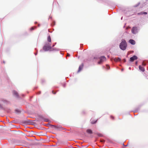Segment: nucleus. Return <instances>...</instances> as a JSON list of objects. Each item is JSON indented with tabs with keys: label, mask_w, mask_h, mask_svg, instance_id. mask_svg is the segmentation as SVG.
<instances>
[{
	"label": "nucleus",
	"mask_w": 148,
	"mask_h": 148,
	"mask_svg": "<svg viewBox=\"0 0 148 148\" xmlns=\"http://www.w3.org/2000/svg\"><path fill=\"white\" fill-rule=\"evenodd\" d=\"M127 44L126 41L124 40H122L121 42L120 43L119 47L120 49L123 50H125L127 47Z\"/></svg>",
	"instance_id": "obj_1"
},
{
	"label": "nucleus",
	"mask_w": 148,
	"mask_h": 148,
	"mask_svg": "<svg viewBox=\"0 0 148 148\" xmlns=\"http://www.w3.org/2000/svg\"><path fill=\"white\" fill-rule=\"evenodd\" d=\"M51 49V47L50 45H45L43 47V49L45 51H48Z\"/></svg>",
	"instance_id": "obj_2"
},
{
	"label": "nucleus",
	"mask_w": 148,
	"mask_h": 148,
	"mask_svg": "<svg viewBox=\"0 0 148 148\" xmlns=\"http://www.w3.org/2000/svg\"><path fill=\"white\" fill-rule=\"evenodd\" d=\"M106 58L104 56H102L100 58V61L98 62L99 64H100L102 62L106 60Z\"/></svg>",
	"instance_id": "obj_3"
},
{
	"label": "nucleus",
	"mask_w": 148,
	"mask_h": 148,
	"mask_svg": "<svg viewBox=\"0 0 148 148\" xmlns=\"http://www.w3.org/2000/svg\"><path fill=\"white\" fill-rule=\"evenodd\" d=\"M132 32L134 34H136L137 32V28L134 27H132Z\"/></svg>",
	"instance_id": "obj_4"
},
{
	"label": "nucleus",
	"mask_w": 148,
	"mask_h": 148,
	"mask_svg": "<svg viewBox=\"0 0 148 148\" xmlns=\"http://www.w3.org/2000/svg\"><path fill=\"white\" fill-rule=\"evenodd\" d=\"M137 57L136 56H134L133 57H131L130 59V61L131 62H133L134 60L137 59Z\"/></svg>",
	"instance_id": "obj_5"
},
{
	"label": "nucleus",
	"mask_w": 148,
	"mask_h": 148,
	"mask_svg": "<svg viewBox=\"0 0 148 148\" xmlns=\"http://www.w3.org/2000/svg\"><path fill=\"white\" fill-rule=\"evenodd\" d=\"M129 42L131 44L134 45L135 44V41L132 39H130L129 41Z\"/></svg>",
	"instance_id": "obj_6"
},
{
	"label": "nucleus",
	"mask_w": 148,
	"mask_h": 148,
	"mask_svg": "<svg viewBox=\"0 0 148 148\" xmlns=\"http://www.w3.org/2000/svg\"><path fill=\"white\" fill-rule=\"evenodd\" d=\"M83 67V64H82L81 65H80L79 68V69L78 71V72H79L82 69Z\"/></svg>",
	"instance_id": "obj_7"
},
{
	"label": "nucleus",
	"mask_w": 148,
	"mask_h": 148,
	"mask_svg": "<svg viewBox=\"0 0 148 148\" xmlns=\"http://www.w3.org/2000/svg\"><path fill=\"white\" fill-rule=\"evenodd\" d=\"M139 68L140 70L141 71L143 72L145 71V69L143 67H142L140 65L139 66Z\"/></svg>",
	"instance_id": "obj_8"
},
{
	"label": "nucleus",
	"mask_w": 148,
	"mask_h": 148,
	"mask_svg": "<svg viewBox=\"0 0 148 148\" xmlns=\"http://www.w3.org/2000/svg\"><path fill=\"white\" fill-rule=\"evenodd\" d=\"M86 132L89 134H92V130L89 129H88L86 130Z\"/></svg>",
	"instance_id": "obj_9"
},
{
	"label": "nucleus",
	"mask_w": 148,
	"mask_h": 148,
	"mask_svg": "<svg viewBox=\"0 0 148 148\" xmlns=\"http://www.w3.org/2000/svg\"><path fill=\"white\" fill-rule=\"evenodd\" d=\"M121 60V59L119 58H115L114 59V60L115 62H117L120 61Z\"/></svg>",
	"instance_id": "obj_10"
},
{
	"label": "nucleus",
	"mask_w": 148,
	"mask_h": 148,
	"mask_svg": "<svg viewBox=\"0 0 148 148\" xmlns=\"http://www.w3.org/2000/svg\"><path fill=\"white\" fill-rule=\"evenodd\" d=\"M47 40L48 42H51V37L50 36H49L47 38Z\"/></svg>",
	"instance_id": "obj_11"
},
{
	"label": "nucleus",
	"mask_w": 148,
	"mask_h": 148,
	"mask_svg": "<svg viewBox=\"0 0 148 148\" xmlns=\"http://www.w3.org/2000/svg\"><path fill=\"white\" fill-rule=\"evenodd\" d=\"M13 93L14 94V95H15L16 96H18L17 92L16 91H14L13 92Z\"/></svg>",
	"instance_id": "obj_12"
},
{
	"label": "nucleus",
	"mask_w": 148,
	"mask_h": 148,
	"mask_svg": "<svg viewBox=\"0 0 148 148\" xmlns=\"http://www.w3.org/2000/svg\"><path fill=\"white\" fill-rule=\"evenodd\" d=\"M96 134L99 137H102L103 136V135L100 133H97Z\"/></svg>",
	"instance_id": "obj_13"
},
{
	"label": "nucleus",
	"mask_w": 148,
	"mask_h": 148,
	"mask_svg": "<svg viewBox=\"0 0 148 148\" xmlns=\"http://www.w3.org/2000/svg\"><path fill=\"white\" fill-rule=\"evenodd\" d=\"M97 120H96L95 121H93L92 120H91V123L92 124H94L96 123L97 121Z\"/></svg>",
	"instance_id": "obj_14"
},
{
	"label": "nucleus",
	"mask_w": 148,
	"mask_h": 148,
	"mask_svg": "<svg viewBox=\"0 0 148 148\" xmlns=\"http://www.w3.org/2000/svg\"><path fill=\"white\" fill-rule=\"evenodd\" d=\"M49 121V120L48 119H44V121L45 122H48Z\"/></svg>",
	"instance_id": "obj_15"
},
{
	"label": "nucleus",
	"mask_w": 148,
	"mask_h": 148,
	"mask_svg": "<svg viewBox=\"0 0 148 148\" xmlns=\"http://www.w3.org/2000/svg\"><path fill=\"white\" fill-rule=\"evenodd\" d=\"M140 4V3H138V4H136L135 5H134V7H137V6H138Z\"/></svg>",
	"instance_id": "obj_16"
},
{
	"label": "nucleus",
	"mask_w": 148,
	"mask_h": 148,
	"mask_svg": "<svg viewBox=\"0 0 148 148\" xmlns=\"http://www.w3.org/2000/svg\"><path fill=\"white\" fill-rule=\"evenodd\" d=\"M51 126L54 127L56 129H58V127L56 126L53 125H52Z\"/></svg>",
	"instance_id": "obj_17"
},
{
	"label": "nucleus",
	"mask_w": 148,
	"mask_h": 148,
	"mask_svg": "<svg viewBox=\"0 0 148 148\" xmlns=\"http://www.w3.org/2000/svg\"><path fill=\"white\" fill-rule=\"evenodd\" d=\"M106 66L108 69H110V67L109 65H107Z\"/></svg>",
	"instance_id": "obj_18"
},
{
	"label": "nucleus",
	"mask_w": 148,
	"mask_h": 148,
	"mask_svg": "<svg viewBox=\"0 0 148 148\" xmlns=\"http://www.w3.org/2000/svg\"><path fill=\"white\" fill-rule=\"evenodd\" d=\"M35 27L34 28V27H32L30 29V30L31 31H32V30H33L34 29Z\"/></svg>",
	"instance_id": "obj_19"
},
{
	"label": "nucleus",
	"mask_w": 148,
	"mask_h": 148,
	"mask_svg": "<svg viewBox=\"0 0 148 148\" xmlns=\"http://www.w3.org/2000/svg\"><path fill=\"white\" fill-rule=\"evenodd\" d=\"M142 14H147V13L146 12H142Z\"/></svg>",
	"instance_id": "obj_20"
},
{
	"label": "nucleus",
	"mask_w": 148,
	"mask_h": 148,
	"mask_svg": "<svg viewBox=\"0 0 148 148\" xmlns=\"http://www.w3.org/2000/svg\"><path fill=\"white\" fill-rule=\"evenodd\" d=\"M137 14L138 15H140V14H142V12H141L140 13H138Z\"/></svg>",
	"instance_id": "obj_21"
},
{
	"label": "nucleus",
	"mask_w": 148,
	"mask_h": 148,
	"mask_svg": "<svg viewBox=\"0 0 148 148\" xmlns=\"http://www.w3.org/2000/svg\"><path fill=\"white\" fill-rule=\"evenodd\" d=\"M52 93H53V94H56V92H54L53 91H52Z\"/></svg>",
	"instance_id": "obj_22"
},
{
	"label": "nucleus",
	"mask_w": 148,
	"mask_h": 148,
	"mask_svg": "<svg viewBox=\"0 0 148 148\" xmlns=\"http://www.w3.org/2000/svg\"><path fill=\"white\" fill-rule=\"evenodd\" d=\"M110 117L112 119H114V117L112 116H111Z\"/></svg>",
	"instance_id": "obj_23"
},
{
	"label": "nucleus",
	"mask_w": 148,
	"mask_h": 148,
	"mask_svg": "<svg viewBox=\"0 0 148 148\" xmlns=\"http://www.w3.org/2000/svg\"><path fill=\"white\" fill-rule=\"evenodd\" d=\"M70 56V54L69 53H67V56Z\"/></svg>",
	"instance_id": "obj_24"
},
{
	"label": "nucleus",
	"mask_w": 148,
	"mask_h": 148,
	"mask_svg": "<svg viewBox=\"0 0 148 148\" xmlns=\"http://www.w3.org/2000/svg\"><path fill=\"white\" fill-rule=\"evenodd\" d=\"M101 141L102 142H104V140H101Z\"/></svg>",
	"instance_id": "obj_25"
},
{
	"label": "nucleus",
	"mask_w": 148,
	"mask_h": 148,
	"mask_svg": "<svg viewBox=\"0 0 148 148\" xmlns=\"http://www.w3.org/2000/svg\"><path fill=\"white\" fill-rule=\"evenodd\" d=\"M128 145L127 144V145H125V146L126 147Z\"/></svg>",
	"instance_id": "obj_26"
},
{
	"label": "nucleus",
	"mask_w": 148,
	"mask_h": 148,
	"mask_svg": "<svg viewBox=\"0 0 148 148\" xmlns=\"http://www.w3.org/2000/svg\"><path fill=\"white\" fill-rule=\"evenodd\" d=\"M137 64V62H136V64Z\"/></svg>",
	"instance_id": "obj_27"
},
{
	"label": "nucleus",
	"mask_w": 148,
	"mask_h": 148,
	"mask_svg": "<svg viewBox=\"0 0 148 148\" xmlns=\"http://www.w3.org/2000/svg\"><path fill=\"white\" fill-rule=\"evenodd\" d=\"M3 62L4 63V64L5 63V62L4 61Z\"/></svg>",
	"instance_id": "obj_28"
},
{
	"label": "nucleus",
	"mask_w": 148,
	"mask_h": 148,
	"mask_svg": "<svg viewBox=\"0 0 148 148\" xmlns=\"http://www.w3.org/2000/svg\"><path fill=\"white\" fill-rule=\"evenodd\" d=\"M54 45H53V46H52V47H54Z\"/></svg>",
	"instance_id": "obj_29"
}]
</instances>
